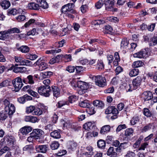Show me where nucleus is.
<instances>
[{
  "instance_id": "nucleus-1",
  "label": "nucleus",
  "mask_w": 157,
  "mask_h": 157,
  "mask_svg": "<svg viewBox=\"0 0 157 157\" xmlns=\"http://www.w3.org/2000/svg\"><path fill=\"white\" fill-rule=\"evenodd\" d=\"M68 101H60L58 103V107L61 108L65 105H69L70 103H72L75 102L77 99V97L74 95H71L68 98Z\"/></svg>"
},
{
  "instance_id": "nucleus-2",
  "label": "nucleus",
  "mask_w": 157,
  "mask_h": 157,
  "mask_svg": "<svg viewBox=\"0 0 157 157\" xmlns=\"http://www.w3.org/2000/svg\"><path fill=\"white\" fill-rule=\"evenodd\" d=\"M50 87L41 86L38 89V92L41 95L48 97L50 95Z\"/></svg>"
},
{
  "instance_id": "nucleus-3",
  "label": "nucleus",
  "mask_w": 157,
  "mask_h": 157,
  "mask_svg": "<svg viewBox=\"0 0 157 157\" xmlns=\"http://www.w3.org/2000/svg\"><path fill=\"white\" fill-rule=\"evenodd\" d=\"M22 79L20 77H18L14 79L12 82L13 85L16 92L18 91L23 86Z\"/></svg>"
},
{
  "instance_id": "nucleus-4",
  "label": "nucleus",
  "mask_w": 157,
  "mask_h": 157,
  "mask_svg": "<svg viewBox=\"0 0 157 157\" xmlns=\"http://www.w3.org/2000/svg\"><path fill=\"white\" fill-rule=\"evenodd\" d=\"M74 4L73 3H69L63 6L61 11L63 13H66L68 12L75 13V11L73 9Z\"/></svg>"
},
{
  "instance_id": "nucleus-5",
  "label": "nucleus",
  "mask_w": 157,
  "mask_h": 157,
  "mask_svg": "<svg viewBox=\"0 0 157 157\" xmlns=\"http://www.w3.org/2000/svg\"><path fill=\"white\" fill-rule=\"evenodd\" d=\"M142 80V77L138 76L134 79L132 81L133 88H132L130 85H129V88L128 89V91H132V90H135L137 89L140 84Z\"/></svg>"
},
{
  "instance_id": "nucleus-6",
  "label": "nucleus",
  "mask_w": 157,
  "mask_h": 157,
  "mask_svg": "<svg viewBox=\"0 0 157 157\" xmlns=\"http://www.w3.org/2000/svg\"><path fill=\"white\" fill-rule=\"evenodd\" d=\"M14 59L15 61L17 63H18L20 65L28 66H33L31 61L25 59L21 57L15 56Z\"/></svg>"
},
{
  "instance_id": "nucleus-7",
  "label": "nucleus",
  "mask_w": 157,
  "mask_h": 157,
  "mask_svg": "<svg viewBox=\"0 0 157 157\" xmlns=\"http://www.w3.org/2000/svg\"><path fill=\"white\" fill-rule=\"evenodd\" d=\"M95 80L96 84L99 87H103L106 85L105 78L101 76H96Z\"/></svg>"
},
{
  "instance_id": "nucleus-8",
  "label": "nucleus",
  "mask_w": 157,
  "mask_h": 157,
  "mask_svg": "<svg viewBox=\"0 0 157 157\" xmlns=\"http://www.w3.org/2000/svg\"><path fill=\"white\" fill-rule=\"evenodd\" d=\"M104 4L105 6V9L109 11L113 10V6L114 1V0H105Z\"/></svg>"
},
{
  "instance_id": "nucleus-9",
  "label": "nucleus",
  "mask_w": 157,
  "mask_h": 157,
  "mask_svg": "<svg viewBox=\"0 0 157 157\" xmlns=\"http://www.w3.org/2000/svg\"><path fill=\"white\" fill-rule=\"evenodd\" d=\"M85 152L82 153L81 155L82 157L84 155H93V148L91 146H88L85 148Z\"/></svg>"
},
{
  "instance_id": "nucleus-10",
  "label": "nucleus",
  "mask_w": 157,
  "mask_h": 157,
  "mask_svg": "<svg viewBox=\"0 0 157 157\" xmlns=\"http://www.w3.org/2000/svg\"><path fill=\"white\" fill-rule=\"evenodd\" d=\"M141 97L145 101H148L153 97V95L150 91H145L142 94Z\"/></svg>"
},
{
  "instance_id": "nucleus-11",
  "label": "nucleus",
  "mask_w": 157,
  "mask_h": 157,
  "mask_svg": "<svg viewBox=\"0 0 157 157\" xmlns=\"http://www.w3.org/2000/svg\"><path fill=\"white\" fill-rule=\"evenodd\" d=\"M23 90L25 91H26L29 93L30 95L34 97H37L38 94L37 93L35 92L31 89V86L27 85L24 86L23 88Z\"/></svg>"
},
{
  "instance_id": "nucleus-12",
  "label": "nucleus",
  "mask_w": 157,
  "mask_h": 157,
  "mask_svg": "<svg viewBox=\"0 0 157 157\" xmlns=\"http://www.w3.org/2000/svg\"><path fill=\"white\" fill-rule=\"evenodd\" d=\"M133 56L135 58H146L147 56V52L146 50L140 51L137 53L134 54Z\"/></svg>"
},
{
  "instance_id": "nucleus-13",
  "label": "nucleus",
  "mask_w": 157,
  "mask_h": 157,
  "mask_svg": "<svg viewBox=\"0 0 157 157\" xmlns=\"http://www.w3.org/2000/svg\"><path fill=\"white\" fill-rule=\"evenodd\" d=\"M106 114L112 113L113 114H116L118 113V110L114 106L109 107L105 111Z\"/></svg>"
},
{
  "instance_id": "nucleus-14",
  "label": "nucleus",
  "mask_w": 157,
  "mask_h": 157,
  "mask_svg": "<svg viewBox=\"0 0 157 157\" xmlns=\"http://www.w3.org/2000/svg\"><path fill=\"white\" fill-rule=\"evenodd\" d=\"M35 147L37 152L43 153H45L48 148L46 145H36L35 146Z\"/></svg>"
},
{
  "instance_id": "nucleus-15",
  "label": "nucleus",
  "mask_w": 157,
  "mask_h": 157,
  "mask_svg": "<svg viewBox=\"0 0 157 157\" xmlns=\"http://www.w3.org/2000/svg\"><path fill=\"white\" fill-rule=\"evenodd\" d=\"M2 141H4V143L6 144L12 145L13 144L14 142V140L13 137L9 136H6Z\"/></svg>"
},
{
  "instance_id": "nucleus-16",
  "label": "nucleus",
  "mask_w": 157,
  "mask_h": 157,
  "mask_svg": "<svg viewBox=\"0 0 157 157\" xmlns=\"http://www.w3.org/2000/svg\"><path fill=\"white\" fill-rule=\"evenodd\" d=\"M22 81L25 83H28L30 84H33L34 83V81L33 79V76L31 75H28L27 78H23Z\"/></svg>"
},
{
  "instance_id": "nucleus-17",
  "label": "nucleus",
  "mask_w": 157,
  "mask_h": 157,
  "mask_svg": "<svg viewBox=\"0 0 157 157\" xmlns=\"http://www.w3.org/2000/svg\"><path fill=\"white\" fill-rule=\"evenodd\" d=\"M44 134V132L41 130L39 129H34L32 132L31 133L32 136L33 135L35 137H40Z\"/></svg>"
},
{
  "instance_id": "nucleus-18",
  "label": "nucleus",
  "mask_w": 157,
  "mask_h": 157,
  "mask_svg": "<svg viewBox=\"0 0 157 157\" xmlns=\"http://www.w3.org/2000/svg\"><path fill=\"white\" fill-rule=\"evenodd\" d=\"M32 128L30 126H25L21 128L20 131L23 135H26L32 130Z\"/></svg>"
},
{
  "instance_id": "nucleus-19",
  "label": "nucleus",
  "mask_w": 157,
  "mask_h": 157,
  "mask_svg": "<svg viewBox=\"0 0 157 157\" xmlns=\"http://www.w3.org/2000/svg\"><path fill=\"white\" fill-rule=\"evenodd\" d=\"M5 110L7 111L9 115L13 114L15 111V108L14 105L11 104L8 107L5 108Z\"/></svg>"
},
{
  "instance_id": "nucleus-20",
  "label": "nucleus",
  "mask_w": 157,
  "mask_h": 157,
  "mask_svg": "<svg viewBox=\"0 0 157 157\" xmlns=\"http://www.w3.org/2000/svg\"><path fill=\"white\" fill-rule=\"evenodd\" d=\"M78 87L80 88L82 90H87L88 88L87 84L85 82L81 81H78L77 82Z\"/></svg>"
},
{
  "instance_id": "nucleus-21",
  "label": "nucleus",
  "mask_w": 157,
  "mask_h": 157,
  "mask_svg": "<svg viewBox=\"0 0 157 157\" xmlns=\"http://www.w3.org/2000/svg\"><path fill=\"white\" fill-rule=\"evenodd\" d=\"M36 2L39 6V9L40 7L44 9L48 7V3L45 0H36Z\"/></svg>"
},
{
  "instance_id": "nucleus-22",
  "label": "nucleus",
  "mask_w": 157,
  "mask_h": 157,
  "mask_svg": "<svg viewBox=\"0 0 157 157\" xmlns=\"http://www.w3.org/2000/svg\"><path fill=\"white\" fill-rule=\"evenodd\" d=\"M94 106L97 108L102 109L104 106V104L102 101L99 100H95L93 101Z\"/></svg>"
},
{
  "instance_id": "nucleus-23",
  "label": "nucleus",
  "mask_w": 157,
  "mask_h": 157,
  "mask_svg": "<svg viewBox=\"0 0 157 157\" xmlns=\"http://www.w3.org/2000/svg\"><path fill=\"white\" fill-rule=\"evenodd\" d=\"M114 149L113 147H110L108 149L107 152V154L108 155L111 156L113 157H117V153L114 151Z\"/></svg>"
},
{
  "instance_id": "nucleus-24",
  "label": "nucleus",
  "mask_w": 157,
  "mask_h": 157,
  "mask_svg": "<svg viewBox=\"0 0 157 157\" xmlns=\"http://www.w3.org/2000/svg\"><path fill=\"white\" fill-rule=\"evenodd\" d=\"M9 34L8 30L0 32V39L5 40L7 38Z\"/></svg>"
},
{
  "instance_id": "nucleus-25",
  "label": "nucleus",
  "mask_w": 157,
  "mask_h": 157,
  "mask_svg": "<svg viewBox=\"0 0 157 157\" xmlns=\"http://www.w3.org/2000/svg\"><path fill=\"white\" fill-rule=\"evenodd\" d=\"M52 88L54 96L56 98L58 97L60 94V90L59 88L55 86H52Z\"/></svg>"
},
{
  "instance_id": "nucleus-26",
  "label": "nucleus",
  "mask_w": 157,
  "mask_h": 157,
  "mask_svg": "<svg viewBox=\"0 0 157 157\" xmlns=\"http://www.w3.org/2000/svg\"><path fill=\"white\" fill-rule=\"evenodd\" d=\"M28 8L31 10H38L39 6L38 4H36L34 2H31L28 4Z\"/></svg>"
},
{
  "instance_id": "nucleus-27",
  "label": "nucleus",
  "mask_w": 157,
  "mask_h": 157,
  "mask_svg": "<svg viewBox=\"0 0 157 157\" xmlns=\"http://www.w3.org/2000/svg\"><path fill=\"white\" fill-rule=\"evenodd\" d=\"M0 5L4 9H7L10 6V3L8 1L4 0L1 3Z\"/></svg>"
},
{
  "instance_id": "nucleus-28",
  "label": "nucleus",
  "mask_w": 157,
  "mask_h": 157,
  "mask_svg": "<svg viewBox=\"0 0 157 157\" xmlns=\"http://www.w3.org/2000/svg\"><path fill=\"white\" fill-rule=\"evenodd\" d=\"M110 129V127L108 125H105L101 128L100 131V133L101 134H104L109 132Z\"/></svg>"
},
{
  "instance_id": "nucleus-29",
  "label": "nucleus",
  "mask_w": 157,
  "mask_h": 157,
  "mask_svg": "<svg viewBox=\"0 0 157 157\" xmlns=\"http://www.w3.org/2000/svg\"><path fill=\"white\" fill-rule=\"evenodd\" d=\"M50 135L51 137L55 139L59 138L61 137L59 132L57 130H55L51 132Z\"/></svg>"
},
{
  "instance_id": "nucleus-30",
  "label": "nucleus",
  "mask_w": 157,
  "mask_h": 157,
  "mask_svg": "<svg viewBox=\"0 0 157 157\" xmlns=\"http://www.w3.org/2000/svg\"><path fill=\"white\" fill-rule=\"evenodd\" d=\"M144 65V63L141 61L138 60L134 62L132 66L134 68H138L143 66Z\"/></svg>"
},
{
  "instance_id": "nucleus-31",
  "label": "nucleus",
  "mask_w": 157,
  "mask_h": 157,
  "mask_svg": "<svg viewBox=\"0 0 157 157\" xmlns=\"http://www.w3.org/2000/svg\"><path fill=\"white\" fill-rule=\"evenodd\" d=\"M79 105L80 107L83 108H87L90 106V104L87 100L80 101L79 103Z\"/></svg>"
},
{
  "instance_id": "nucleus-32",
  "label": "nucleus",
  "mask_w": 157,
  "mask_h": 157,
  "mask_svg": "<svg viewBox=\"0 0 157 157\" xmlns=\"http://www.w3.org/2000/svg\"><path fill=\"white\" fill-rule=\"evenodd\" d=\"M8 115L9 113H7V111L5 110L4 111H2L0 113V120H5Z\"/></svg>"
},
{
  "instance_id": "nucleus-33",
  "label": "nucleus",
  "mask_w": 157,
  "mask_h": 157,
  "mask_svg": "<svg viewBox=\"0 0 157 157\" xmlns=\"http://www.w3.org/2000/svg\"><path fill=\"white\" fill-rule=\"evenodd\" d=\"M94 123L91 122H88L83 125V127L85 129L88 130L91 129Z\"/></svg>"
},
{
  "instance_id": "nucleus-34",
  "label": "nucleus",
  "mask_w": 157,
  "mask_h": 157,
  "mask_svg": "<svg viewBox=\"0 0 157 157\" xmlns=\"http://www.w3.org/2000/svg\"><path fill=\"white\" fill-rule=\"evenodd\" d=\"M43 113L42 110L39 108H35V109L33 112V115L40 116Z\"/></svg>"
},
{
  "instance_id": "nucleus-35",
  "label": "nucleus",
  "mask_w": 157,
  "mask_h": 157,
  "mask_svg": "<svg viewBox=\"0 0 157 157\" xmlns=\"http://www.w3.org/2000/svg\"><path fill=\"white\" fill-rule=\"evenodd\" d=\"M139 72L138 69H133L130 71L129 75L131 77L135 76L138 75Z\"/></svg>"
},
{
  "instance_id": "nucleus-36",
  "label": "nucleus",
  "mask_w": 157,
  "mask_h": 157,
  "mask_svg": "<svg viewBox=\"0 0 157 157\" xmlns=\"http://www.w3.org/2000/svg\"><path fill=\"white\" fill-rule=\"evenodd\" d=\"M18 50L23 53H27L29 52V48L26 46H22L18 48Z\"/></svg>"
},
{
  "instance_id": "nucleus-37",
  "label": "nucleus",
  "mask_w": 157,
  "mask_h": 157,
  "mask_svg": "<svg viewBox=\"0 0 157 157\" xmlns=\"http://www.w3.org/2000/svg\"><path fill=\"white\" fill-rule=\"evenodd\" d=\"M97 145L99 148H104L105 146V143L103 140H98L97 142Z\"/></svg>"
},
{
  "instance_id": "nucleus-38",
  "label": "nucleus",
  "mask_w": 157,
  "mask_h": 157,
  "mask_svg": "<svg viewBox=\"0 0 157 157\" xmlns=\"http://www.w3.org/2000/svg\"><path fill=\"white\" fill-rule=\"evenodd\" d=\"M35 107L34 106L30 105L27 107L26 108V113L27 114L32 113L33 112L34 109H35Z\"/></svg>"
},
{
  "instance_id": "nucleus-39",
  "label": "nucleus",
  "mask_w": 157,
  "mask_h": 157,
  "mask_svg": "<svg viewBox=\"0 0 157 157\" xmlns=\"http://www.w3.org/2000/svg\"><path fill=\"white\" fill-rule=\"evenodd\" d=\"M104 65L103 61L101 60H99L97 65V68L99 70H101L104 68Z\"/></svg>"
},
{
  "instance_id": "nucleus-40",
  "label": "nucleus",
  "mask_w": 157,
  "mask_h": 157,
  "mask_svg": "<svg viewBox=\"0 0 157 157\" xmlns=\"http://www.w3.org/2000/svg\"><path fill=\"white\" fill-rule=\"evenodd\" d=\"M18 12L17 10L15 9H12L11 10H9L7 11V15H16Z\"/></svg>"
},
{
  "instance_id": "nucleus-41",
  "label": "nucleus",
  "mask_w": 157,
  "mask_h": 157,
  "mask_svg": "<svg viewBox=\"0 0 157 157\" xmlns=\"http://www.w3.org/2000/svg\"><path fill=\"white\" fill-rule=\"evenodd\" d=\"M112 28L109 25H106L105 27L104 32L105 33H110L112 31Z\"/></svg>"
},
{
  "instance_id": "nucleus-42",
  "label": "nucleus",
  "mask_w": 157,
  "mask_h": 157,
  "mask_svg": "<svg viewBox=\"0 0 157 157\" xmlns=\"http://www.w3.org/2000/svg\"><path fill=\"white\" fill-rule=\"evenodd\" d=\"M59 144L56 141H53L51 144V147L52 150L57 149L59 146Z\"/></svg>"
},
{
  "instance_id": "nucleus-43",
  "label": "nucleus",
  "mask_w": 157,
  "mask_h": 157,
  "mask_svg": "<svg viewBox=\"0 0 157 157\" xmlns=\"http://www.w3.org/2000/svg\"><path fill=\"white\" fill-rule=\"evenodd\" d=\"M48 67L47 64L44 62H41L40 64V66H39V69L41 71L45 70L48 68Z\"/></svg>"
},
{
  "instance_id": "nucleus-44",
  "label": "nucleus",
  "mask_w": 157,
  "mask_h": 157,
  "mask_svg": "<svg viewBox=\"0 0 157 157\" xmlns=\"http://www.w3.org/2000/svg\"><path fill=\"white\" fill-rule=\"evenodd\" d=\"M86 111L90 115H92L94 114L95 113V111L94 110V107H88L86 109Z\"/></svg>"
},
{
  "instance_id": "nucleus-45",
  "label": "nucleus",
  "mask_w": 157,
  "mask_h": 157,
  "mask_svg": "<svg viewBox=\"0 0 157 157\" xmlns=\"http://www.w3.org/2000/svg\"><path fill=\"white\" fill-rule=\"evenodd\" d=\"M61 51V49H60L57 50H47L46 51V53L47 54H55L56 53H59Z\"/></svg>"
},
{
  "instance_id": "nucleus-46",
  "label": "nucleus",
  "mask_w": 157,
  "mask_h": 157,
  "mask_svg": "<svg viewBox=\"0 0 157 157\" xmlns=\"http://www.w3.org/2000/svg\"><path fill=\"white\" fill-rule=\"evenodd\" d=\"M128 44V40L126 39H124L121 42V48H125L127 46Z\"/></svg>"
},
{
  "instance_id": "nucleus-47",
  "label": "nucleus",
  "mask_w": 157,
  "mask_h": 157,
  "mask_svg": "<svg viewBox=\"0 0 157 157\" xmlns=\"http://www.w3.org/2000/svg\"><path fill=\"white\" fill-rule=\"evenodd\" d=\"M139 118L138 116L134 117L130 121V122L132 125L135 124L137 122L139 121Z\"/></svg>"
},
{
  "instance_id": "nucleus-48",
  "label": "nucleus",
  "mask_w": 157,
  "mask_h": 157,
  "mask_svg": "<svg viewBox=\"0 0 157 157\" xmlns=\"http://www.w3.org/2000/svg\"><path fill=\"white\" fill-rule=\"evenodd\" d=\"M8 30L10 34L13 33H20L19 29L17 28H13L12 29H9Z\"/></svg>"
},
{
  "instance_id": "nucleus-49",
  "label": "nucleus",
  "mask_w": 157,
  "mask_h": 157,
  "mask_svg": "<svg viewBox=\"0 0 157 157\" xmlns=\"http://www.w3.org/2000/svg\"><path fill=\"white\" fill-rule=\"evenodd\" d=\"M144 114L148 117H150L151 115V113L150 111L146 108H144Z\"/></svg>"
},
{
  "instance_id": "nucleus-50",
  "label": "nucleus",
  "mask_w": 157,
  "mask_h": 157,
  "mask_svg": "<svg viewBox=\"0 0 157 157\" xmlns=\"http://www.w3.org/2000/svg\"><path fill=\"white\" fill-rule=\"evenodd\" d=\"M133 132V130L132 128L126 129L124 135L126 136H129Z\"/></svg>"
},
{
  "instance_id": "nucleus-51",
  "label": "nucleus",
  "mask_w": 157,
  "mask_h": 157,
  "mask_svg": "<svg viewBox=\"0 0 157 157\" xmlns=\"http://www.w3.org/2000/svg\"><path fill=\"white\" fill-rule=\"evenodd\" d=\"M37 29L35 28L33 29L31 31L28 32L27 35L28 36L34 35L38 34V32L37 31Z\"/></svg>"
},
{
  "instance_id": "nucleus-52",
  "label": "nucleus",
  "mask_w": 157,
  "mask_h": 157,
  "mask_svg": "<svg viewBox=\"0 0 157 157\" xmlns=\"http://www.w3.org/2000/svg\"><path fill=\"white\" fill-rule=\"evenodd\" d=\"M102 0H99L95 4V6L97 9H100L103 5Z\"/></svg>"
},
{
  "instance_id": "nucleus-53",
  "label": "nucleus",
  "mask_w": 157,
  "mask_h": 157,
  "mask_svg": "<svg viewBox=\"0 0 157 157\" xmlns=\"http://www.w3.org/2000/svg\"><path fill=\"white\" fill-rule=\"evenodd\" d=\"M105 23V21L102 20H96L94 21L93 24L94 25H98L101 24H102Z\"/></svg>"
},
{
  "instance_id": "nucleus-54",
  "label": "nucleus",
  "mask_w": 157,
  "mask_h": 157,
  "mask_svg": "<svg viewBox=\"0 0 157 157\" xmlns=\"http://www.w3.org/2000/svg\"><path fill=\"white\" fill-rule=\"evenodd\" d=\"M10 83V81L7 80H5L0 83V88L7 86L9 85Z\"/></svg>"
},
{
  "instance_id": "nucleus-55",
  "label": "nucleus",
  "mask_w": 157,
  "mask_h": 157,
  "mask_svg": "<svg viewBox=\"0 0 157 157\" xmlns=\"http://www.w3.org/2000/svg\"><path fill=\"white\" fill-rule=\"evenodd\" d=\"M35 21V20L33 19H30L24 25L25 27V28L29 27L31 24L34 23Z\"/></svg>"
},
{
  "instance_id": "nucleus-56",
  "label": "nucleus",
  "mask_w": 157,
  "mask_h": 157,
  "mask_svg": "<svg viewBox=\"0 0 157 157\" xmlns=\"http://www.w3.org/2000/svg\"><path fill=\"white\" fill-rule=\"evenodd\" d=\"M28 58L31 60H34L36 59L37 57V55L35 54H29L28 55Z\"/></svg>"
},
{
  "instance_id": "nucleus-57",
  "label": "nucleus",
  "mask_w": 157,
  "mask_h": 157,
  "mask_svg": "<svg viewBox=\"0 0 157 157\" xmlns=\"http://www.w3.org/2000/svg\"><path fill=\"white\" fill-rule=\"evenodd\" d=\"M10 150L9 147L7 146H5L0 150V155H2L3 153H5L7 151H8Z\"/></svg>"
},
{
  "instance_id": "nucleus-58",
  "label": "nucleus",
  "mask_w": 157,
  "mask_h": 157,
  "mask_svg": "<svg viewBox=\"0 0 157 157\" xmlns=\"http://www.w3.org/2000/svg\"><path fill=\"white\" fill-rule=\"evenodd\" d=\"M65 42L64 40H62L59 42L56 43L55 44V46L56 47H60L63 46V44Z\"/></svg>"
},
{
  "instance_id": "nucleus-59",
  "label": "nucleus",
  "mask_w": 157,
  "mask_h": 157,
  "mask_svg": "<svg viewBox=\"0 0 157 157\" xmlns=\"http://www.w3.org/2000/svg\"><path fill=\"white\" fill-rule=\"evenodd\" d=\"M16 19L19 22L22 21L26 19V17L24 15H20L17 17Z\"/></svg>"
},
{
  "instance_id": "nucleus-60",
  "label": "nucleus",
  "mask_w": 157,
  "mask_h": 157,
  "mask_svg": "<svg viewBox=\"0 0 157 157\" xmlns=\"http://www.w3.org/2000/svg\"><path fill=\"white\" fill-rule=\"evenodd\" d=\"M151 128V125L149 124L144 126L142 129L141 132H146Z\"/></svg>"
},
{
  "instance_id": "nucleus-61",
  "label": "nucleus",
  "mask_w": 157,
  "mask_h": 157,
  "mask_svg": "<svg viewBox=\"0 0 157 157\" xmlns=\"http://www.w3.org/2000/svg\"><path fill=\"white\" fill-rule=\"evenodd\" d=\"M108 20L112 22L115 23L118 22L119 21V19L116 17H111L108 18Z\"/></svg>"
},
{
  "instance_id": "nucleus-62",
  "label": "nucleus",
  "mask_w": 157,
  "mask_h": 157,
  "mask_svg": "<svg viewBox=\"0 0 157 157\" xmlns=\"http://www.w3.org/2000/svg\"><path fill=\"white\" fill-rule=\"evenodd\" d=\"M157 44V37H153L151 39L150 44L151 45H155Z\"/></svg>"
},
{
  "instance_id": "nucleus-63",
  "label": "nucleus",
  "mask_w": 157,
  "mask_h": 157,
  "mask_svg": "<svg viewBox=\"0 0 157 157\" xmlns=\"http://www.w3.org/2000/svg\"><path fill=\"white\" fill-rule=\"evenodd\" d=\"M64 127H66L68 128H72V123L71 122L69 121L65 122L63 124Z\"/></svg>"
},
{
  "instance_id": "nucleus-64",
  "label": "nucleus",
  "mask_w": 157,
  "mask_h": 157,
  "mask_svg": "<svg viewBox=\"0 0 157 157\" xmlns=\"http://www.w3.org/2000/svg\"><path fill=\"white\" fill-rule=\"evenodd\" d=\"M135 154L133 152L128 151L125 155V157H134L135 156Z\"/></svg>"
}]
</instances>
